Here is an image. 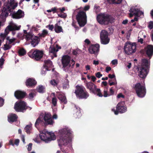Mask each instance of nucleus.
Masks as SVG:
<instances>
[{"label":"nucleus","mask_w":153,"mask_h":153,"mask_svg":"<svg viewBox=\"0 0 153 153\" xmlns=\"http://www.w3.org/2000/svg\"><path fill=\"white\" fill-rule=\"evenodd\" d=\"M72 131L68 127H66L59 130L57 138L58 145L60 147L61 149L63 152L67 153L68 150H66L67 146L68 149H70L71 146V138Z\"/></svg>","instance_id":"1"},{"label":"nucleus","mask_w":153,"mask_h":153,"mask_svg":"<svg viewBox=\"0 0 153 153\" xmlns=\"http://www.w3.org/2000/svg\"><path fill=\"white\" fill-rule=\"evenodd\" d=\"M39 136L41 140L46 143H48L56 139V136L53 133L48 132L45 129L40 131Z\"/></svg>","instance_id":"2"},{"label":"nucleus","mask_w":153,"mask_h":153,"mask_svg":"<svg viewBox=\"0 0 153 153\" xmlns=\"http://www.w3.org/2000/svg\"><path fill=\"white\" fill-rule=\"evenodd\" d=\"M10 2L4 4L2 12L0 15V17H6L8 14L9 12H10L11 9H14L18 5L17 3L15 2L14 0H10Z\"/></svg>","instance_id":"3"},{"label":"nucleus","mask_w":153,"mask_h":153,"mask_svg":"<svg viewBox=\"0 0 153 153\" xmlns=\"http://www.w3.org/2000/svg\"><path fill=\"white\" fill-rule=\"evenodd\" d=\"M98 22L101 25H107L109 23H112L114 22V19L112 16L109 15L101 13L97 16Z\"/></svg>","instance_id":"4"},{"label":"nucleus","mask_w":153,"mask_h":153,"mask_svg":"<svg viewBox=\"0 0 153 153\" xmlns=\"http://www.w3.org/2000/svg\"><path fill=\"white\" fill-rule=\"evenodd\" d=\"M75 93L77 97L79 99H86L89 96V94L85 90V88L82 85L76 86Z\"/></svg>","instance_id":"5"},{"label":"nucleus","mask_w":153,"mask_h":153,"mask_svg":"<svg viewBox=\"0 0 153 153\" xmlns=\"http://www.w3.org/2000/svg\"><path fill=\"white\" fill-rule=\"evenodd\" d=\"M136 44L130 42H126L124 47L125 53L128 55H130L135 53L136 51Z\"/></svg>","instance_id":"6"},{"label":"nucleus","mask_w":153,"mask_h":153,"mask_svg":"<svg viewBox=\"0 0 153 153\" xmlns=\"http://www.w3.org/2000/svg\"><path fill=\"white\" fill-rule=\"evenodd\" d=\"M43 54L42 51L37 49L32 50L28 53L29 57L36 60L40 59L42 58Z\"/></svg>","instance_id":"7"},{"label":"nucleus","mask_w":153,"mask_h":153,"mask_svg":"<svg viewBox=\"0 0 153 153\" xmlns=\"http://www.w3.org/2000/svg\"><path fill=\"white\" fill-rule=\"evenodd\" d=\"M78 23L81 27L84 26L87 23V16L86 13L83 11L79 12L76 16Z\"/></svg>","instance_id":"8"},{"label":"nucleus","mask_w":153,"mask_h":153,"mask_svg":"<svg viewBox=\"0 0 153 153\" xmlns=\"http://www.w3.org/2000/svg\"><path fill=\"white\" fill-rule=\"evenodd\" d=\"M134 88L139 97H143L145 96L146 90L144 85H141L140 83H138L135 85Z\"/></svg>","instance_id":"9"},{"label":"nucleus","mask_w":153,"mask_h":153,"mask_svg":"<svg viewBox=\"0 0 153 153\" xmlns=\"http://www.w3.org/2000/svg\"><path fill=\"white\" fill-rule=\"evenodd\" d=\"M14 108L17 112H23L27 108L26 103L22 101L16 102L15 104Z\"/></svg>","instance_id":"10"},{"label":"nucleus","mask_w":153,"mask_h":153,"mask_svg":"<svg viewBox=\"0 0 153 153\" xmlns=\"http://www.w3.org/2000/svg\"><path fill=\"white\" fill-rule=\"evenodd\" d=\"M45 125H52L54 123L53 120L51 115L50 113H45L42 116H41Z\"/></svg>","instance_id":"11"},{"label":"nucleus","mask_w":153,"mask_h":153,"mask_svg":"<svg viewBox=\"0 0 153 153\" xmlns=\"http://www.w3.org/2000/svg\"><path fill=\"white\" fill-rule=\"evenodd\" d=\"M26 39L27 41L31 40V43L33 47H34L39 43L38 37L30 33H28L26 35Z\"/></svg>","instance_id":"12"},{"label":"nucleus","mask_w":153,"mask_h":153,"mask_svg":"<svg viewBox=\"0 0 153 153\" xmlns=\"http://www.w3.org/2000/svg\"><path fill=\"white\" fill-rule=\"evenodd\" d=\"M71 61V58L68 55L63 56L62 59V63L63 66L64 70L66 71V68L70 67L71 66L70 64Z\"/></svg>","instance_id":"13"},{"label":"nucleus","mask_w":153,"mask_h":153,"mask_svg":"<svg viewBox=\"0 0 153 153\" xmlns=\"http://www.w3.org/2000/svg\"><path fill=\"white\" fill-rule=\"evenodd\" d=\"M100 38L101 42L102 44L106 45L109 42L110 39L108 37V33L105 30H102L101 32Z\"/></svg>","instance_id":"14"},{"label":"nucleus","mask_w":153,"mask_h":153,"mask_svg":"<svg viewBox=\"0 0 153 153\" xmlns=\"http://www.w3.org/2000/svg\"><path fill=\"white\" fill-rule=\"evenodd\" d=\"M124 103L123 102L118 103L117 106L116 110H115L114 108L112 109V111L114 112L115 115L118 114V112L121 113H123L126 111V108L123 105Z\"/></svg>","instance_id":"15"},{"label":"nucleus","mask_w":153,"mask_h":153,"mask_svg":"<svg viewBox=\"0 0 153 153\" xmlns=\"http://www.w3.org/2000/svg\"><path fill=\"white\" fill-rule=\"evenodd\" d=\"M137 68V73L139 77L142 78H145L148 74V69L142 67H139Z\"/></svg>","instance_id":"16"},{"label":"nucleus","mask_w":153,"mask_h":153,"mask_svg":"<svg viewBox=\"0 0 153 153\" xmlns=\"http://www.w3.org/2000/svg\"><path fill=\"white\" fill-rule=\"evenodd\" d=\"M100 46L99 44L92 45L89 48V52L91 54L97 55L99 52Z\"/></svg>","instance_id":"17"},{"label":"nucleus","mask_w":153,"mask_h":153,"mask_svg":"<svg viewBox=\"0 0 153 153\" xmlns=\"http://www.w3.org/2000/svg\"><path fill=\"white\" fill-rule=\"evenodd\" d=\"M21 27L20 25L17 26L16 24L11 22L10 23V25H8L6 27V31H9L10 32L11 31L19 30Z\"/></svg>","instance_id":"18"},{"label":"nucleus","mask_w":153,"mask_h":153,"mask_svg":"<svg viewBox=\"0 0 153 153\" xmlns=\"http://www.w3.org/2000/svg\"><path fill=\"white\" fill-rule=\"evenodd\" d=\"M24 13L21 10H19L16 12H13L12 14L13 18L16 19H19L23 17Z\"/></svg>","instance_id":"19"},{"label":"nucleus","mask_w":153,"mask_h":153,"mask_svg":"<svg viewBox=\"0 0 153 153\" xmlns=\"http://www.w3.org/2000/svg\"><path fill=\"white\" fill-rule=\"evenodd\" d=\"M58 98L62 103L65 104L67 102V100L64 94L62 92H57Z\"/></svg>","instance_id":"20"},{"label":"nucleus","mask_w":153,"mask_h":153,"mask_svg":"<svg viewBox=\"0 0 153 153\" xmlns=\"http://www.w3.org/2000/svg\"><path fill=\"white\" fill-rule=\"evenodd\" d=\"M87 88L91 92L94 93L95 89L96 88V86L91 82H87L86 83Z\"/></svg>","instance_id":"21"},{"label":"nucleus","mask_w":153,"mask_h":153,"mask_svg":"<svg viewBox=\"0 0 153 153\" xmlns=\"http://www.w3.org/2000/svg\"><path fill=\"white\" fill-rule=\"evenodd\" d=\"M146 53L147 55L150 57L153 54V45H148L146 48Z\"/></svg>","instance_id":"22"},{"label":"nucleus","mask_w":153,"mask_h":153,"mask_svg":"<svg viewBox=\"0 0 153 153\" xmlns=\"http://www.w3.org/2000/svg\"><path fill=\"white\" fill-rule=\"evenodd\" d=\"M25 83L27 86L33 87L36 84V82L33 79L30 78L26 80Z\"/></svg>","instance_id":"23"},{"label":"nucleus","mask_w":153,"mask_h":153,"mask_svg":"<svg viewBox=\"0 0 153 153\" xmlns=\"http://www.w3.org/2000/svg\"><path fill=\"white\" fill-rule=\"evenodd\" d=\"M14 95L17 99L23 98L25 95V93L20 91H17L15 92Z\"/></svg>","instance_id":"24"},{"label":"nucleus","mask_w":153,"mask_h":153,"mask_svg":"<svg viewBox=\"0 0 153 153\" xmlns=\"http://www.w3.org/2000/svg\"><path fill=\"white\" fill-rule=\"evenodd\" d=\"M150 61L147 59H144L142 60L141 65L140 67L148 69L149 68L150 65Z\"/></svg>","instance_id":"25"},{"label":"nucleus","mask_w":153,"mask_h":153,"mask_svg":"<svg viewBox=\"0 0 153 153\" xmlns=\"http://www.w3.org/2000/svg\"><path fill=\"white\" fill-rule=\"evenodd\" d=\"M18 117L15 114H10L8 116V121L10 122H13L17 120Z\"/></svg>","instance_id":"26"},{"label":"nucleus","mask_w":153,"mask_h":153,"mask_svg":"<svg viewBox=\"0 0 153 153\" xmlns=\"http://www.w3.org/2000/svg\"><path fill=\"white\" fill-rule=\"evenodd\" d=\"M74 114L76 118H79L81 115L79 108L76 106H74Z\"/></svg>","instance_id":"27"},{"label":"nucleus","mask_w":153,"mask_h":153,"mask_svg":"<svg viewBox=\"0 0 153 153\" xmlns=\"http://www.w3.org/2000/svg\"><path fill=\"white\" fill-rule=\"evenodd\" d=\"M139 9L135 7H132L130 10L129 16L130 17H132L133 15H137Z\"/></svg>","instance_id":"28"},{"label":"nucleus","mask_w":153,"mask_h":153,"mask_svg":"<svg viewBox=\"0 0 153 153\" xmlns=\"http://www.w3.org/2000/svg\"><path fill=\"white\" fill-rule=\"evenodd\" d=\"M58 49L56 48L51 46L49 48V51L50 53H52L54 57L56 56V53L58 51Z\"/></svg>","instance_id":"29"},{"label":"nucleus","mask_w":153,"mask_h":153,"mask_svg":"<svg viewBox=\"0 0 153 153\" xmlns=\"http://www.w3.org/2000/svg\"><path fill=\"white\" fill-rule=\"evenodd\" d=\"M45 67L44 69L45 70H48V67H51L52 65V62L49 60H47L45 61Z\"/></svg>","instance_id":"30"},{"label":"nucleus","mask_w":153,"mask_h":153,"mask_svg":"<svg viewBox=\"0 0 153 153\" xmlns=\"http://www.w3.org/2000/svg\"><path fill=\"white\" fill-rule=\"evenodd\" d=\"M39 124L41 125H44V123L42 120V117L41 116H40L36 120L35 124V126L36 127Z\"/></svg>","instance_id":"31"},{"label":"nucleus","mask_w":153,"mask_h":153,"mask_svg":"<svg viewBox=\"0 0 153 153\" xmlns=\"http://www.w3.org/2000/svg\"><path fill=\"white\" fill-rule=\"evenodd\" d=\"M54 30L57 33H59L62 32V27L59 26L58 24H56L55 25Z\"/></svg>","instance_id":"32"},{"label":"nucleus","mask_w":153,"mask_h":153,"mask_svg":"<svg viewBox=\"0 0 153 153\" xmlns=\"http://www.w3.org/2000/svg\"><path fill=\"white\" fill-rule=\"evenodd\" d=\"M50 83L53 86H57L59 83L58 79H53L51 80L50 81Z\"/></svg>","instance_id":"33"},{"label":"nucleus","mask_w":153,"mask_h":153,"mask_svg":"<svg viewBox=\"0 0 153 153\" xmlns=\"http://www.w3.org/2000/svg\"><path fill=\"white\" fill-rule=\"evenodd\" d=\"M32 129V125L31 124L26 126L25 128L26 132L27 134H30L31 132Z\"/></svg>","instance_id":"34"},{"label":"nucleus","mask_w":153,"mask_h":153,"mask_svg":"<svg viewBox=\"0 0 153 153\" xmlns=\"http://www.w3.org/2000/svg\"><path fill=\"white\" fill-rule=\"evenodd\" d=\"M94 93L96 94L97 96L100 97H102L103 96V95L101 93L100 89L99 88H97L95 89V92Z\"/></svg>","instance_id":"35"},{"label":"nucleus","mask_w":153,"mask_h":153,"mask_svg":"<svg viewBox=\"0 0 153 153\" xmlns=\"http://www.w3.org/2000/svg\"><path fill=\"white\" fill-rule=\"evenodd\" d=\"M37 90L39 92L43 93L45 91V88L42 85H39L37 88Z\"/></svg>","instance_id":"36"},{"label":"nucleus","mask_w":153,"mask_h":153,"mask_svg":"<svg viewBox=\"0 0 153 153\" xmlns=\"http://www.w3.org/2000/svg\"><path fill=\"white\" fill-rule=\"evenodd\" d=\"M48 31L46 30H43L41 33H39V36L40 37H44L48 34Z\"/></svg>","instance_id":"37"},{"label":"nucleus","mask_w":153,"mask_h":153,"mask_svg":"<svg viewBox=\"0 0 153 153\" xmlns=\"http://www.w3.org/2000/svg\"><path fill=\"white\" fill-rule=\"evenodd\" d=\"M108 2L111 4H120L122 0H107Z\"/></svg>","instance_id":"38"},{"label":"nucleus","mask_w":153,"mask_h":153,"mask_svg":"<svg viewBox=\"0 0 153 153\" xmlns=\"http://www.w3.org/2000/svg\"><path fill=\"white\" fill-rule=\"evenodd\" d=\"M11 47V46L7 42V43L4 45L3 48L4 50L6 51L10 49Z\"/></svg>","instance_id":"39"},{"label":"nucleus","mask_w":153,"mask_h":153,"mask_svg":"<svg viewBox=\"0 0 153 153\" xmlns=\"http://www.w3.org/2000/svg\"><path fill=\"white\" fill-rule=\"evenodd\" d=\"M26 53V51L23 48H21L19 51V54L20 56H24Z\"/></svg>","instance_id":"40"},{"label":"nucleus","mask_w":153,"mask_h":153,"mask_svg":"<svg viewBox=\"0 0 153 153\" xmlns=\"http://www.w3.org/2000/svg\"><path fill=\"white\" fill-rule=\"evenodd\" d=\"M69 81L68 80H66L63 84V88L64 89L68 88H69Z\"/></svg>","instance_id":"41"},{"label":"nucleus","mask_w":153,"mask_h":153,"mask_svg":"<svg viewBox=\"0 0 153 153\" xmlns=\"http://www.w3.org/2000/svg\"><path fill=\"white\" fill-rule=\"evenodd\" d=\"M4 33H1L0 34V37L4 38L6 36L9 32V31H6V28L5 30Z\"/></svg>","instance_id":"42"},{"label":"nucleus","mask_w":153,"mask_h":153,"mask_svg":"<svg viewBox=\"0 0 153 153\" xmlns=\"http://www.w3.org/2000/svg\"><path fill=\"white\" fill-rule=\"evenodd\" d=\"M136 16L140 18H142L144 16L143 12L139 10Z\"/></svg>","instance_id":"43"},{"label":"nucleus","mask_w":153,"mask_h":153,"mask_svg":"<svg viewBox=\"0 0 153 153\" xmlns=\"http://www.w3.org/2000/svg\"><path fill=\"white\" fill-rule=\"evenodd\" d=\"M7 40H8V42H7V43L9 44H11L13 42L15 41V39L14 38H13L11 39H10L9 37H7Z\"/></svg>","instance_id":"44"},{"label":"nucleus","mask_w":153,"mask_h":153,"mask_svg":"<svg viewBox=\"0 0 153 153\" xmlns=\"http://www.w3.org/2000/svg\"><path fill=\"white\" fill-rule=\"evenodd\" d=\"M52 102L53 105L54 106H56L57 104V100L56 98L53 97L52 99Z\"/></svg>","instance_id":"45"},{"label":"nucleus","mask_w":153,"mask_h":153,"mask_svg":"<svg viewBox=\"0 0 153 153\" xmlns=\"http://www.w3.org/2000/svg\"><path fill=\"white\" fill-rule=\"evenodd\" d=\"M40 27V26L39 25H36V26H34L32 27V29L33 30H34L36 31H37L39 28Z\"/></svg>","instance_id":"46"},{"label":"nucleus","mask_w":153,"mask_h":153,"mask_svg":"<svg viewBox=\"0 0 153 153\" xmlns=\"http://www.w3.org/2000/svg\"><path fill=\"white\" fill-rule=\"evenodd\" d=\"M4 60L2 58H0V68H2L3 67Z\"/></svg>","instance_id":"47"},{"label":"nucleus","mask_w":153,"mask_h":153,"mask_svg":"<svg viewBox=\"0 0 153 153\" xmlns=\"http://www.w3.org/2000/svg\"><path fill=\"white\" fill-rule=\"evenodd\" d=\"M110 96V95H109V94L108 93V91L107 90H105V89L104 91V95L103 96L104 97H107Z\"/></svg>","instance_id":"48"},{"label":"nucleus","mask_w":153,"mask_h":153,"mask_svg":"<svg viewBox=\"0 0 153 153\" xmlns=\"http://www.w3.org/2000/svg\"><path fill=\"white\" fill-rule=\"evenodd\" d=\"M35 96V94L34 93L31 92L29 95L28 97L29 99L31 100L33 99Z\"/></svg>","instance_id":"49"},{"label":"nucleus","mask_w":153,"mask_h":153,"mask_svg":"<svg viewBox=\"0 0 153 153\" xmlns=\"http://www.w3.org/2000/svg\"><path fill=\"white\" fill-rule=\"evenodd\" d=\"M148 27L150 29L153 28V21H150L149 22Z\"/></svg>","instance_id":"50"},{"label":"nucleus","mask_w":153,"mask_h":153,"mask_svg":"<svg viewBox=\"0 0 153 153\" xmlns=\"http://www.w3.org/2000/svg\"><path fill=\"white\" fill-rule=\"evenodd\" d=\"M46 27L48 28V29L51 30L52 31L53 30V29L54 28V26H53L51 25H47L46 26Z\"/></svg>","instance_id":"51"},{"label":"nucleus","mask_w":153,"mask_h":153,"mask_svg":"<svg viewBox=\"0 0 153 153\" xmlns=\"http://www.w3.org/2000/svg\"><path fill=\"white\" fill-rule=\"evenodd\" d=\"M51 12H53V13L57 12V10L58 9L56 7L52 8L51 9Z\"/></svg>","instance_id":"52"},{"label":"nucleus","mask_w":153,"mask_h":153,"mask_svg":"<svg viewBox=\"0 0 153 153\" xmlns=\"http://www.w3.org/2000/svg\"><path fill=\"white\" fill-rule=\"evenodd\" d=\"M4 100L1 97H0V107L2 106L4 104Z\"/></svg>","instance_id":"53"},{"label":"nucleus","mask_w":153,"mask_h":153,"mask_svg":"<svg viewBox=\"0 0 153 153\" xmlns=\"http://www.w3.org/2000/svg\"><path fill=\"white\" fill-rule=\"evenodd\" d=\"M114 80H115L114 82L109 83V85L110 86H111L112 85H116L117 84V82L116 78L114 79Z\"/></svg>","instance_id":"54"},{"label":"nucleus","mask_w":153,"mask_h":153,"mask_svg":"<svg viewBox=\"0 0 153 153\" xmlns=\"http://www.w3.org/2000/svg\"><path fill=\"white\" fill-rule=\"evenodd\" d=\"M95 75L97 78H100L102 76V74H101L100 72H98Z\"/></svg>","instance_id":"55"},{"label":"nucleus","mask_w":153,"mask_h":153,"mask_svg":"<svg viewBox=\"0 0 153 153\" xmlns=\"http://www.w3.org/2000/svg\"><path fill=\"white\" fill-rule=\"evenodd\" d=\"M32 144L31 143H30L29 144L28 146L27 150L28 151H30L32 149Z\"/></svg>","instance_id":"56"},{"label":"nucleus","mask_w":153,"mask_h":153,"mask_svg":"<svg viewBox=\"0 0 153 153\" xmlns=\"http://www.w3.org/2000/svg\"><path fill=\"white\" fill-rule=\"evenodd\" d=\"M117 97L118 98H124V96L121 93L118 94L117 96Z\"/></svg>","instance_id":"57"},{"label":"nucleus","mask_w":153,"mask_h":153,"mask_svg":"<svg viewBox=\"0 0 153 153\" xmlns=\"http://www.w3.org/2000/svg\"><path fill=\"white\" fill-rule=\"evenodd\" d=\"M117 60L116 59L113 60L111 61V63L113 65H116L117 64Z\"/></svg>","instance_id":"58"},{"label":"nucleus","mask_w":153,"mask_h":153,"mask_svg":"<svg viewBox=\"0 0 153 153\" xmlns=\"http://www.w3.org/2000/svg\"><path fill=\"white\" fill-rule=\"evenodd\" d=\"M58 16L62 18H65L66 17L67 15L66 13H65L63 14H60L58 15Z\"/></svg>","instance_id":"59"},{"label":"nucleus","mask_w":153,"mask_h":153,"mask_svg":"<svg viewBox=\"0 0 153 153\" xmlns=\"http://www.w3.org/2000/svg\"><path fill=\"white\" fill-rule=\"evenodd\" d=\"M108 76L109 78L112 79L115 77V75L114 74L111 75V74H109L108 75Z\"/></svg>","instance_id":"60"},{"label":"nucleus","mask_w":153,"mask_h":153,"mask_svg":"<svg viewBox=\"0 0 153 153\" xmlns=\"http://www.w3.org/2000/svg\"><path fill=\"white\" fill-rule=\"evenodd\" d=\"M111 70V68L110 67H107L106 68V72L108 73V71Z\"/></svg>","instance_id":"61"},{"label":"nucleus","mask_w":153,"mask_h":153,"mask_svg":"<svg viewBox=\"0 0 153 153\" xmlns=\"http://www.w3.org/2000/svg\"><path fill=\"white\" fill-rule=\"evenodd\" d=\"M19 140L18 139H16L15 141V144L16 146H18L19 143Z\"/></svg>","instance_id":"62"},{"label":"nucleus","mask_w":153,"mask_h":153,"mask_svg":"<svg viewBox=\"0 0 153 153\" xmlns=\"http://www.w3.org/2000/svg\"><path fill=\"white\" fill-rule=\"evenodd\" d=\"M90 8V7L88 5H86L84 7V10L85 11L88 10Z\"/></svg>","instance_id":"63"},{"label":"nucleus","mask_w":153,"mask_h":153,"mask_svg":"<svg viewBox=\"0 0 153 153\" xmlns=\"http://www.w3.org/2000/svg\"><path fill=\"white\" fill-rule=\"evenodd\" d=\"M128 69L131 68V63H128L126 65Z\"/></svg>","instance_id":"64"}]
</instances>
